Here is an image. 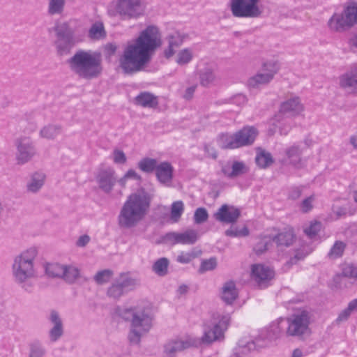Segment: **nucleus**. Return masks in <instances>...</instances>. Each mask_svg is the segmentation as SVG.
I'll return each instance as SVG.
<instances>
[{
	"instance_id": "obj_56",
	"label": "nucleus",
	"mask_w": 357,
	"mask_h": 357,
	"mask_svg": "<svg viewBox=\"0 0 357 357\" xmlns=\"http://www.w3.org/2000/svg\"><path fill=\"white\" fill-rule=\"evenodd\" d=\"M314 201V197L310 196L305 199L301 204V209L303 213H307L312 210L313 206L312 202Z\"/></svg>"
},
{
	"instance_id": "obj_47",
	"label": "nucleus",
	"mask_w": 357,
	"mask_h": 357,
	"mask_svg": "<svg viewBox=\"0 0 357 357\" xmlns=\"http://www.w3.org/2000/svg\"><path fill=\"white\" fill-rule=\"evenodd\" d=\"M225 234L227 236L231 237H241L247 236L249 235V229L247 227H243L242 229H238L237 227H231L226 230Z\"/></svg>"
},
{
	"instance_id": "obj_60",
	"label": "nucleus",
	"mask_w": 357,
	"mask_h": 357,
	"mask_svg": "<svg viewBox=\"0 0 357 357\" xmlns=\"http://www.w3.org/2000/svg\"><path fill=\"white\" fill-rule=\"evenodd\" d=\"M302 191L303 189L301 188V187H293L290 190L288 197L289 199L292 200L298 199L301 197Z\"/></svg>"
},
{
	"instance_id": "obj_51",
	"label": "nucleus",
	"mask_w": 357,
	"mask_h": 357,
	"mask_svg": "<svg viewBox=\"0 0 357 357\" xmlns=\"http://www.w3.org/2000/svg\"><path fill=\"white\" fill-rule=\"evenodd\" d=\"M208 217L207 211L206 208L200 207L196 209L194 214L195 222L197 224H201L207 220Z\"/></svg>"
},
{
	"instance_id": "obj_23",
	"label": "nucleus",
	"mask_w": 357,
	"mask_h": 357,
	"mask_svg": "<svg viewBox=\"0 0 357 357\" xmlns=\"http://www.w3.org/2000/svg\"><path fill=\"white\" fill-rule=\"evenodd\" d=\"M340 86L353 93H357V65L340 77Z\"/></svg>"
},
{
	"instance_id": "obj_30",
	"label": "nucleus",
	"mask_w": 357,
	"mask_h": 357,
	"mask_svg": "<svg viewBox=\"0 0 357 357\" xmlns=\"http://www.w3.org/2000/svg\"><path fill=\"white\" fill-rule=\"evenodd\" d=\"M199 82L202 86L209 87L215 83L217 77L214 69L211 66H206L198 72Z\"/></svg>"
},
{
	"instance_id": "obj_26",
	"label": "nucleus",
	"mask_w": 357,
	"mask_h": 357,
	"mask_svg": "<svg viewBox=\"0 0 357 357\" xmlns=\"http://www.w3.org/2000/svg\"><path fill=\"white\" fill-rule=\"evenodd\" d=\"M303 150L300 145L296 144L285 150V155L290 163L296 168H301L303 166L301 158Z\"/></svg>"
},
{
	"instance_id": "obj_64",
	"label": "nucleus",
	"mask_w": 357,
	"mask_h": 357,
	"mask_svg": "<svg viewBox=\"0 0 357 357\" xmlns=\"http://www.w3.org/2000/svg\"><path fill=\"white\" fill-rule=\"evenodd\" d=\"M197 85H193L192 86L187 88L183 95V98L185 100H190L193 97Z\"/></svg>"
},
{
	"instance_id": "obj_48",
	"label": "nucleus",
	"mask_w": 357,
	"mask_h": 357,
	"mask_svg": "<svg viewBox=\"0 0 357 357\" xmlns=\"http://www.w3.org/2000/svg\"><path fill=\"white\" fill-rule=\"evenodd\" d=\"M321 224L320 222L315 221L312 222L308 227L304 229L305 234L310 238H314L321 230Z\"/></svg>"
},
{
	"instance_id": "obj_52",
	"label": "nucleus",
	"mask_w": 357,
	"mask_h": 357,
	"mask_svg": "<svg viewBox=\"0 0 357 357\" xmlns=\"http://www.w3.org/2000/svg\"><path fill=\"white\" fill-rule=\"evenodd\" d=\"M309 252H305L304 250H297L295 255L291 257L285 264V266L287 268H289L292 265L296 264L298 261L303 259L307 255H308Z\"/></svg>"
},
{
	"instance_id": "obj_53",
	"label": "nucleus",
	"mask_w": 357,
	"mask_h": 357,
	"mask_svg": "<svg viewBox=\"0 0 357 357\" xmlns=\"http://www.w3.org/2000/svg\"><path fill=\"white\" fill-rule=\"evenodd\" d=\"M271 245V241H268L266 238L260 240L254 247V250L257 255H261Z\"/></svg>"
},
{
	"instance_id": "obj_25",
	"label": "nucleus",
	"mask_w": 357,
	"mask_h": 357,
	"mask_svg": "<svg viewBox=\"0 0 357 357\" xmlns=\"http://www.w3.org/2000/svg\"><path fill=\"white\" fill-rule=\"evenodd\" d=\"M135 104L142 107L155 108L158 105V100L154 94L144 91L135 98Z\"/></svg>"
},
{
	"instance_id": "obj_58",
	"label": "nucleus",
	"mask_w": 357,
	"mask_h": 357,
	"mask_svg": "<svg viewBox=\"0 0 357 357\" xmlns=\"http://www.w3.org/2000/svg\"><path fill=\"white\" fill-rule=\"evenodd\" d=\"M164 241L171 245L178 244V233L169 232L164 236Z\"/></svg>"
},
{
	"instance_id": "obj_40",
	"label": "nucleus",
	"mask_w": 357,
	"mask_h": 357,
	"mask_svg": "<svg viewBox=\"0 0 357 357\" xmlns=\"http://www.w3.org/2000/svg\"><path fill=\"white\" fill-rule=\"evenodd\" d=\"M45 354L46 350L40 341L36 340L29 344V357H44Z\"/></svg>"
},
{
	"instance_id": "obj_6",
	"label": "nucleus",
	"mask_w": 357,
	"mask_h": 357,
	"mask_svg": "<svg viewBox=\"0 0 357 357\" xmlns=\"http://www.w3.org/2000/svg\"><path fill=\"white\" fill-rule=\"evenodd\" d=\"M54 31L56 36L54 45L59 56L70 54L72 49L83 41L81 36H75L73 29L66 22L56 24Z\"/></svg>"
},
{
	"instance_id": "obj_33",
	"label": "nucleus",
	"mask_w": 357,
	"mask_h": 357,
	"mask_svg": "<svg viewBox=\"0 0 357 357\" xmlns=\"http://www.w3.org/2000/svg\"><path fill=\"white\" fill-rule=\"evenodd\" d=\"M61 279L68 284H73L81 278L79 270L71 265H65Z\"/></svg>"
},
{
	"instance_id": "obj_17",
	"label": "nucleus",
	"mask_w": 357,
	"mask_h": 357,
	"mask_svg": "<svg viewBox=\"0 0 357 357\" xmlns=\"http://www.w3.org/2000/svg\"><path fill=\"white\" fill-rule=\"evenodd\" d=\"M95 178L98 188L106 194L112 191L117 181L115 170L112 167L100 169Z\"/></svg>"
},
{
	"instance_id": "obj_3",
	"label": "nucleus",
	"mask_w": 357,
	"mask_h": 357,
	"mask_svg": "<svg viewBox=\"0 0 357 357\" xmlns=\"http://www.w3.org/2000/svg\"><path fill=\"white\" fill-rule=\"evenodd\" d=\"M67 63L70 70L82 79L97 78L102 72V57L98 52L78 50Z\"/></svg>"
},
{
	"instance_id": "obj_59",
	"label": "nucleus",
	"mask_w": 357,
	"mask_h": 357,
	"mask_svg": "<svg viewBox=\"0 0 357 357\" xmlns=\"http://www.w3.org/2000/svg\"><path fill=\"white\" fill-rule=\"evenodd\" d=\"M103 49L105 55L108 57H111L115 54L118 47L115 43H109L104 45Z\"/></svg>"
},
{
	"instance_id": "obj_13",
	"label": "nucleus",
	"mask_w": 357,
	"mask_h": 357,
	"mask_svg": "<svg viewBox=\"0 0 357 357\" xmlns=\"http://www.w3.org/2000/svg\"><path fill=\"white\" fill-rule=\"evenodd\" d=\"M14 145L16 148L15 160L19 165L28 163L37 155L34 142L30 137L20 136L16 138Z\"/></svg>"
},
{
	"instance_id": "obj_1",
	"label": "nucleus",
	"mask_w": 357,
	"mask_h": 357,
	"mask_svg": "<svg viewBox=\"0 0 357 357\" xmlns=\"http://www.w3.org/2000/svg\"><path fill=\"white\" fill-rule=\"evenodd\" d=\"M162 45L159 29L154 25L143 30L132 44L128 45L119 58L125 74L132 75L144 69L155 50Z\"/></svg>"
},
{
	"instance_id": "obj_35",
	"label": "nucleus",
	"mask_w": 357,
	"mask_h": 357,
	"mask_svg": "<svg viewBox=\"0 0 357 357\" xmlns=\"http://www.w3.org/2000/svg\"><path fill=\"white\" fill-rule=\"evenodd\" d=\"M255 162L260 168L265 169L273 163V160L269 152L259 149L257 153Z\"/></svg>"
},
{
	"instance_id": "obj_61",
	"label": "nucleus",
	"mask_w": 357,
	"mask_h": 357,
	"mask_svg": "<svg viewBox=\"0 0 357 357\" xmlns=\"http://www.w3.org/2000/svg\"><path fill=\"white\" fill-rule=\"evenodd\" d=\"M351 314V312H350L347 307L339 314L337 318L335 320L336 324H340L341 322L347 321Z\"/></svg>"
},
{
	"instance_id": "obj_15",
	"label": "nucleus",
	"mask_w": 357,
	"mask_h": 357,
	"mask_svg": "<svg viewBox=\"0 0 357 357\" xmlns=\"http://www.w3.org/2000/svg\"><path fill=\"white\" fill-rule=\"evenodd\" d=\"M195 340L192 335H186L167 340L163 345V354L167 357H176V355L186 349L195 348Z\"/></svg>"
},
{
	"instance_id": "obj_49",
	"label": "nucleus",
	"mask_w": 357,
	"mask_h": 357,
	"mask_svg": "<svg viewBox=\"0 0 357 357\" xmlns=\"http://www.w3.org/2000/svg\"><path fill=\"white\" fill-rule=\"evenodd\" d=\"M217 261L215 258H210L207 260H204L200 265L199 272L203 273L206 271H212L215 268Z\"/></svg>"
},
{
	"instance_id": "obj_37",
	"label": "nucleus",
	"mask_w": 357,
	"mask_h": 357,
	"mask_svg": "<svg viewBox=\"0 0 357 357\" xmlns=\"http://www.w3.org/2000/svg\"><path fill=\"white\" fill-rule=\"evenodd\" d=\"M198 239L197 231L193 229H188L183 233H178V243L192 245Z\"/></svg>"
},
{
	"instance_id": "obj_9",
	"label": "nucleus",
	"mask_w": 357,
	"mask_h": 357,
	"mask_svg": "<svg viewBox=\"0 0 357 357\" xmlns=\"http://www.w3.org/2000/svg\"><path fill=\"white\" fill-rule=\"evenodd\" d=\"M357 24V3L348 5L342 13H335L328 21L332 31H343Z\"/></svg>"
},
{
	"instance_id": "obj_20",
	"label": "nucleus",
	"mask_w": 357,
	"mask_h": 357,
	"mask_svg": "<svg viewBox=\"0 0 357 357\" xmlns=\"http://www.w3.org/2000/svg\"><path fill=\"white\" fill-rule=\"evenodd\" d=\"M49 320L53 326L48 332V337L51 342H56L64 334L63 323L59 312L56 310L50 312Z\"/></svg>"
},
{
	"instance_id": "obj_42",
	"label": "nucleus",
	"mask_w": 357,
	"mask_h": 357,
	"mask_svg": "<svg viewBox=\"0 0 357 357\" xmlns=\"http://www.w3.org/2000/svg\"><path fill=\"white\" fill-rule=\"evenodd\" d=\"M184 211V205L181 201L173 202L171 206L170 218L173 222H177Z\"/></svg>"
},
{
	"instance_id": "obj_29",
	"label": "nucleus",
	"mask_w": 357,
	"mask_h": 357,
	"mask_svg": "<svg viewBox=\"0 0 357 357\" xmlns=\"http://www.w3.org/2000/svg\"><path fill=\"white\" fill-rule=\"evenodd\" d=\"M45 175L42 172H34L26 183V190L31 193L38 192L43 186Z\"/></svg>"
},
{
	"instance_id": "obj_2",
	"label": "nucleus",
	"mask_w": 357,
	"mask_h": 357,
	"mask_svg": "<svg viewBox=\"0 0 357 357\" xmlns=\"http://www.w3.org/2000/svg\"><path fill=\"white\" fill-rule=\"evenodd\" d=\"M153 195L144 188H140L130 194L118 216L120 227L130 229L137 226L149 211Z\"/></svg>"
},
{
	"instance_id": "obj_7",
	"label": "nucleus",
	"mask_w": 357,
	"mask_h": 357,
	"mask_svg": "<svg viewBox=\"0 0 357 357\" xmlns=\"http://www.w3.org/2000/svg\"><path fill=\"white\" fill-rule=\"evenodd\" d=\"M258 135V130L253 126H245L232 135H222L220 146L224 149H234L252 144Z\"/></svg>"
},
{
	"instance_id": "obj_54",
	"label": "nucleus",
	"mask_w": 357,
	"mask_h": 357,
	"mask_svg": "<svg viewBox=\"0 0 357 357\" xmlns=\"http://www.w3.org/2000/svg\"><path fill=\"white\" fill-rule=\"evenodd\" d=\"M273 124L279 128L280 132L281 135H286L289 132L291 127L289 125H281L280 121H282L281 114L276 115L274 119Z\"/></svg>"
},
{
	"instance_id": "obj_32",
	"label": "nucleus",
	"mask_w": 357,
	"mask_h": 357,
	"mask_svg": "<svg viewBox=\"0 0 357 357\" xmlns=\"http://www.w3.org/2000/svg\"><path fill=\"white\" fill-rule=\"evenodd\" d=\"M107 33L102 22L93 23L88 32V37L92 40H100L105 38Z\"/></svg>"
},
{
	"instance_id": "obj_22",
	"label": "nucleus",
	"mask_w": 357,
	"mask_h": 357,
	"mask_svg": "<svg viewBox=\"0 0 357 357\" xmlns=\"http://www.w3.org/2000/svg\"><path fill=\"white\" fill-rule=\"evenodd\" d=\"M174 168L172 165L167 161L158 164L155 171V176L158 181L165 185H169L173 178Z\"/></svg>"
},
{
	"instance_id": "obj_62",
	"label": "nucleus",
	"mask_w": 357,
	"mask_h": 357,
	"mask_svg": "<svg viewBox=\"0 0 357 357\" xmlns=\"http://www.w3.org/2000/svg\"><path fill=\"white\" fill-rule=\"evenodd\" d=\"M90 240V236L87 234L80 236L76 242V245L80 248L85 247L89 243Z\"/></svg>"
},
{
	"instance_id": "obj_11",
	"label": "nucleus",
	"mask_w": 357,
	"mask_h": 357,
	"mask_svg": "<svg viewBox=\"0 0 357 357\" xmlns=\"http://www.w3.org/2000/svg\"><path fill=\"white\" fill-rule=\"evenodd\" d=\"M280 70L277 61H268L263 63L261 69L247 81V86L250 89H258L261 86L268 85L273 79Z\"/></svg>"
},
{
	"instance_id": "obj_4",
	"label": "nucleus",
	"mask_w": 357,
	"mask_h": 357,
	"mask_svg": "<svg viewBox=\"0 0 357 357\" xmlns=\"http://www.w3.org/2000/svg\"><path fill=\"white\" fill-rule=\"evenodd\" d=\"M120 316L130 322L128 340L132 344H139L141 338L146 334L153 326V315L147 309L130 307L123 310Z\"/></svg>"
},
{
	"instance_id": "obj_45",
	"label": "nucleus",
	"mask_w": 357,
	"mask_h": 357,
	"mask_svg": "<svg viewBox=\"0 0 357 357\" xmlns=\"http://www.w3.org/2000/svg\"><path fill=\"white\" fill-rule=\"evenodd\" d=\"M193 54L190 50L183 49L181 50L176 56V63L180 66L188 64L192 59Z\"/></svg>"
},
{
	"instance_id": "obj_19",
	"label": "nucleus",
	"mask_w": 357,
	"mask_h": 357,
	"mask_svg": "<svg viewBox=\"0 0 357 357\" xmlns=\"http://www.w3.org/2000/svg\"><path fill=\"white\" fill-rule=\"evenodd\" d=\"M241 215V211L234 206L223 204L214 213L216 220L225 223H234Z\"/></svg>"
},
{
	"instance_id": "obj_16",
	"label": "nucleus",
	"mask_w": 357,
	"mask_h": 357,
	"mask_svg": "<svg viewBox=\"0 0 357 357\" xmlns=\"http://www.w3.org/2000/svg\"><path fill=\"white\" fill-rule=\"evenodd\" d=\"M137 284V280L132 278L128 273H121L107 289V294L113 299H119L125 292L126 289H132Z\"/></svg>"
},
{
	"instance_id": "obj_21",
	"label": "nucleus",
	"mask_w": 357,
	"mask_h": 357,
	"mask_svg": "<svg viewBox=\"0 0 357 357\" xmlns=\"http://www.w3.org/2000/svg\"><path fill=\"white\" fill-rule=\"evenodd\" d=\"M303 105L298 97H293L282 102L280 105V114L296 116L303 111Z\"/></svg>"
},
{
	"instance_id": "obj_38",
	"label": "nucleus",
	"mask_w": 357,
	"mask_h": 357,
	"mask_svg": "<svg viewBox=\"0 0 357 357\" xmlns=\"http://www.w3.org/2000/svg\"><path fill=\"white\" fill-rule=\"evenodd\" d=\"M64 266L59 263L47 264L45 266V273L50 278H61L64 273Z\"/></svg>"
},
{
	"instance_id": "obj_39",
	"label": "nucleus",
	"mask_w": 357,
	"mask_h": 357,
	"mask_svg": "<svg viewBox=\"0 0 357 357\" xmlns=\"http://www.w3.org/2000/svg\"><path fill=\"white\" fill-rule=\"evenodd\" d=\"M249 168L241 161H234L231 163V178L238 177L241 175L247 174Z\"/></svg>"
},
{
	"instance_id": "obj_57",
	"label": "nucleus",
	"mask_w": 357,
	"mask_h": 357,
	"mask_svg": "<svg viewBox=\"0 0 357 357\" xmlns=\"http://www.w3.org/2000/svg\"><path fill=\"white\" fill-rule=\"evenodd\" d=\"M195 257V255L192 252H182L177 257V261L181 264H188Z\"/></svg>"
},
{
	"instance_id": "obj_14",
	"label": "nucleus",
	"mask_w": 357,
	"mask_h": 357,
	"mask_svg": "<svg viewBox=\"0 0 357 357\" xmlns=\"http://www.w3.org/2000/svg\"><path fill=\"white\" fill-rule=\"evenodd\" d=\"M287 335L301 338L310 333V316L306 310L294 313L287 319Z\"/></svg>"
},
{
	"instance_id": "obj_12",
	"label": "nucleus",
	"mask_w": 357,
	"mask_h": 357,
	"mask_svg": "<svg viewBox=\"0 0 357 357\" xmlns=\"http://www.w3.org/2000/svg\"><path fill=\"white\" fill-rule=\"evenodd\" d=\"M229 321L228 315L223 316L218 323L214 324L211 328L204 329L203 335L201 337L192 336V340H195V348L202 345H210L213 342L220 340L223 337L224 331L227 329Z\"/></svg>"
},
{
	"instance_id": "obj_50",
	"label": "nucleus",
	"mask_w": 357,
	"mask_h": 357,
	"mask_svg": "<svg viewBox=\"0 0 357 357\" xmlns=\"http://www.w3.org/2000/svg\"><path fill=\"white\" fill-rule=\"evenodd\" d=\"M342 274L344 277L357 280V266L346 264L342 268Z\"/></svg>"
},
{
	"instance_id": "obj_55",
	"label": "nucleus",
	"mask_w": 357,
	"mask_h": 357,
	"mask_svg": "<svg viewBox=\"0 0 357 357\" xmlns=\"http://www.w3.org/2000/svg\"><path fill=\"white\" fill-rule=\"evenodd\" d=\"M127 158L124 152L119 149H115L113 151V161L116 164H125Z\"/></svg>"
},
{
	"instance_id": "obj_46",
	"label": "nucleus",
	"mask_w": 357,
	"mask_h": 357,
	"mask_svg": "<svg viewBox=\"0 0 357 357\" xmlns=\"http://www.w3.org/2000/svg\"><path fill=\"white\" fill-rule=\"evenodd\" d=\"M128 179L142 181V178L135 170L130 169L126 172L123 177L118 180V183L122 188H124Z\"/></svg>"
},
{
	"instance_id": "obj_34",
	"label": "nucleus",
	"mask_w": 357,
	"mask_h": 357,
	"mask_svg": "<svg viewBox=\"0 0 357 357\" xmlns=\"http://www.w3.org/2000/svg\"><path fill=\"white\" fill-rule=\"evenodd\" d=\"M158 164V160L156 159L145 157L138 162L137 167L142 172L150 174L155 171Z\"/></svg>"
},
{
	"instance_id": "obj_41",
	"label": "nucleus",
	"mask_w": 357,
	"mask_h": 357,
	"mask_svg": "<svg viewBox=\"0 0 357 357\" xmlns=\"http://www.w3.org/2000/svg\"><path fill=\"white\" fill-rule=\"evenodd\" d=\"M345 248L346 244L344 242L341 241H335L328 253V258L331 259H335L342 257Z\"/></svg>"
},
{
	"instance_id": "obj_18",
	"label": "nucleus",
	"mask_w": 357,
	"mask_h": 357,
	"mask_svg": "<svg viewBox=\"0 0 357 357\" xmlns=\"http://www.w3.org/2000/svg\"><path fill=\"white\" fill-rule=\"evenodd\" d=\"M275 272L269 266L257 264L252 266L251 276L260 288H265L274 278Z\"/></svg>"
},
{
	"instance_id": "obj_63",
	"label": "nucleus",
	"mask_w": 357,
	"mask_h": 357,
	"mask_svg": "<svg viewBox=\"0 0 357 357\" xmlns=\"http://www.w3.org/2000/svg\"><path fill=\"white\" fill-rule=\"evenodd\" d=\"M204 151L206 153L207 155L213 159H216L218 157V153L216 150L209 146V145H205L204 146Z\"/></svg>"
},
{
	"instance_id": "obj_36",
	"label": "nucleus",
	"mask_w": 357,
	"mask_h": 357,
	"mask_svg": "<svg viewBox=\"0 0 357 357\" xmlns=\"http://www.w3.org/2000/svg\"><path fill=\"white\" fill-rule=\"evenodd\" d=\"M169 261L166 257L156 260L152 266L153 271L159 276H165L168 273Z\"/></svg>"
},
{
	"instance_id": "obj_24",
	"label": "nucleus",
	"mask_w": 357,
	"mask_h": 357,
	"mask_svg": "<svg viewBox=\"0 0 357 357\" xmlns=\"http://www.w3.org/2000/svg\"><path fill=\"white\" fill-rule=\"evenodd\" d=\"M296 236L292 228H285L277 235L274 236L272 241L278 247H289L295 241Z\"/></svg>"
},
{
	"instance_id": "obj_44",
	"label": "nucleus",
	"mask_w": 357,
	"mask_h": 357,
	"mask_svg": "<svg viewBox=\"0 0 357 357\" xmlns=\"http://www.w3.org/2000/svg\"><path fill=\"white\" fill-rule=\"evenodd\" d=\"M114 273L110 269H105L98 271L93 277L94 281L98 284H104L109 282Z\"/></svg>"
},
{
	"instance_id": "obj_43",
	"label": "nucleus",
	"mask_w": 357,
	"mask_h": 357,
	"mask_svg": "<svg viewBox=\"0 0 357 357\" xmlns=\"http://www.w3.org/2000/svg\"><path fill=\"white\" fill-rule=\"evenodd\" d=\"M66 0H50L48 13L51 15H60L63 12Z\"/></svg>"
},
{
	"instance_id": "obj_10",
	"label": "nucleus",
	"mask_w": 357,
	"mask_h": 357,
	"mask_svg": "<svg viewBox=\"0 0 357 357\" xmlns=\"http://www.w3.org/2000/svg\"><path fill=\"white\" fill-rule=\"evenodd\" d=\"M261 0H230L229 7L235 17L258 18L263 13L259 6Z\"/></svg>"
},
{
	"instance_id": "obj_28",
	"label": "nucleus",
	"mask_w": 357,
	"mask_h": 357,
	"mask_svg": "<svg viewBox=\"0 0 357 357\" xmlns=\"http://www.w3.org/2000/svg\"><path fill=\"white\" fill-rule=\"evenodd\" d=\"M238 297V291L234 281H228L223 284L221 298L227 304H231Z\"/></svg>"
},
{
	"instance_id": "obj_8",
	"label": "nucleus",
	"mask_w": 357,
	"mask_h": 357,
	"mask_svg": "<svg viewBox=\"0 0 357 357\" xmlns=\"http://www.w3.org/2000/svg\"><path fill=\"white\" fill-rule=\"evenodd\" d=\"M143 12L142 0H117L108 8V13L111 16H119L122 20L137 18Z\"/></svg>"
},
{
	"instance_id": "obj_27",
	"label": "nucleus",
	"mask_w": 357,
	"mask_h": 357,
	"mask_svg": "<svg viewBox=\"0 0 357 357\" xmlns=\"http://www.w3.org/2000/svg\"><path fill=\"white\" fill-rule=\"evenodd\" d=\"M184 37L179 32H174L167 37L168 47L164 51L165 56L167 59L172 56L175 53V49L181 46L183 42Z\"/></svg>"
},
{
	"instance_id": "obj_5",
	"label": "nucleus",
	"mask_w": 357,
	"mask_h": 357,
	"mask_svg": "<svg viewBox=\"0 0 357 357\" xmlns=\"http://www.w3.org/2000/svg\"><path fill=\"white\" fill-rule=\"evenodd\" d=\"M38 255L36 248H30L17 255L12 265L14 281L28 291L31 287L29 281L35 276L34 260Z\"/></svg>"
},
{
	"instance_id": "obj_31",
	"label": "nucleus",
	"mask_w": 357,
	"mask_h": 357,
	"mask_svg": "<svg viewBox=\"0 0 357 357\" xmlns=\"http://www.w3.org/2000/svg\"><path fill=\"white\" fill-rule=\"evenodd\" d=\"M62 126L59 124H47L43 126L39 132L40 137L46 139L52 140L62 132Z\"/></svg>"
}]
</instances>
